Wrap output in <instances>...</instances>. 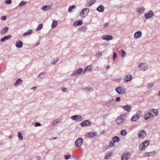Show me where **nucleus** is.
Listing matches in <instances>:
<instances>
[{
    "label": "nucleus",
    "instance_id": "nucleus-41",
    "mask_svg": "<svg viewBox=\"0 0 160 160\" xmlns=\"http://www.w3.org/2000/svg\"><path fill=\"white\" fill-rule=\"evenodd\" d=\"M43 27V24H40L38 25L37 28L36 30L37 31H39Z\"/></svg>",
    "mask_w": 160,
    "mask_h": 160
},
{
    "label": "nucleus",
    "instance_id": "nucleus-58",
    "mask_svg": "<svg viewBox=\"0 0 160 160\" xmlns=\"http://www.w3.org/2000/svg\"><path fill=\"white\" fill-rule=\"evenodd\" d=\"M116 100L117 102H119L121 100V98L120 97H117L116 98Z\"/></svg>",
    "mask_w": 160,
    "mask_h": 160
},
{
    "label": "nucleus",
    "instance_id": "nucleus-57",
    "mask_svg": "<svg viewBox=\"0 0 160 160\" xmlns=\"http://www.w3.org/2000/svg\"><path fill=\"white\" fill-rule=\"evenodd\" d=\"M98 44H96L94 46V48L95 49H97L99 48Z\"/></svg>",
    "mask_w": 160,
    "mask_h": 160
},
{
    "label": "nucleus",
    "instance_id": "nucleus-17",
    "mask_svg": "<svg viewBox=\"0 0 160 160\" xmlns=\"http://www.w3.org/2000/svg\"><path fill=\"white\" fill-rule=\"evenodd\" d=\"M122 108L125 111L129 112L131 110V106L128 104L126 105L123 106Z\"/></svg>",
    "mask_w": 160,
    "mask_h": 160
},
{
    "label": "nucleus",
    "instance_id": "nucleus-46",
    "mask_svg": "<svg viewBox=\"0 0 160 160\" xmlns=\"http://www.w3.org/2000/svg\"><path fill=\"white\" fill-rule=\"evenodd\" d=\"M153 85V84L152 83H149L147 85V88L148 89H149L152 87Z\"/></svg>",
    "mask_w": 160,
    "mask_h": 160
},
{
    "label": "nucleus",
    "instance_id": "nucleus-13",
    "mask_svg": "<svg viewBox=\"0 0 160 160\" xmlns=\"http://www.w3.org/2000/svg\"><path fill=\"white\" fill-rule=\"evenodd\" d=\"M115 104V101L114 99H112L110 100L108 102L106 103V105L108 107H110L111 105L114 106Z\"/></svg>",
    "mask_w": 160,
    "mask_h": 160
},
{
    "label": "nucleus",
    "instance_id": "nucleus-45",
    "mask_svg": "<svg viewBox=\"0 0 160 160\" xmlns=\"http://www.w3.org/2000/svg\"><path fill=\"white\" fill-rule=\"evenodd\" d=\"M64 157L66 159H68L71 158V154H69V155H64Z\"/></svg>",
    "mask_w": 160,
    "mask_h": 160
},
{
    "label": "nucleus",
    "instance_id": "nucleus-52",
    "mask_svg": "<svg viewBox=\"0 0 160 160\" xmlns=\"http://www.w3.org/2000/svg\"><path fill=\"white\" fill-rule=\"evenodd\" d=\"M41 125V124L39 122H36L35 123V127L40 126Z\"/></svg>",
    "mask_w": 160,
    "mask_h": 160
},
{
    "label": "nucleus",
    "instance_id": "nucleus-39",
    "mask_svg": "<svg viewBox=\"0 0 160 160\" xmlns=\"http://www.w3.org/2000/svg\"><path fill=\"white\" fill-rule=\"evenodd\" d=\"M18 137L19 138V139L20 140H22L23 138V137L22 135V133L20 132H18Z\"/></svg>",
    "mask_w": 160,
    "mask_h": 160
},
{
    "label": "nucleus",
    "instance_id": "nucleus-40",
    "mask_svg": "<svg viewBox=\"0 0 160 160\" xmlns=\"http://www.w3.org/2000/svg\"><path fill=\"white\" fill-rule=\"evenodd\" d=\"M27 4V2L25 1H22L19 4V7H22Z\"/></svg>",
    "mask_w": 160,
    "mask_h": 160
},
{
    "label": "nucleus",
    "instance_id": "nucleus-14",
    "mask_svg": "<svg viewBox=\"0 0 160 160\" xmlns=\"http://www.w3.org/2000/svg\"><path fill=\"white\" fill-rule=\"evenodd\" d=\"M89 10L88 8H84L81 10V14L83 15H87L89 12Z\"/></svg>",
    "mask_w": 160,
    "mask_h": 160
},
{
    "label": "nucleus",
    "instance_id": "nucleus-31",
    "mask_svg": "<svg viewBox=\"0 0 160 160\" xmlns=\"http://www.w3.org/2000/svg\"><path fill=\"white\" fill-rule=\"evenodd\" d=\"M46 74V73L43 72H42L39 74L38 78L40 79L43 78Z\"/></svg>",
    "mask_w": 160,
    "mask_h": 160
},
{
    "label": "nucleus",
    "instance_id": "nucleus-63",
    "mask_svg": "<svg viewBox=\"0 0 160 160\" xmlns=\"http://www.w3.org/2000/svg\"><path fill=\"white\" fill-rule=\"evenodd\" d=\"M104 132H105V130H103L101 132V134H104Z\"/></svg>",
    "mask_w": 160,
    "mask_h": 160
},
{
    "label": "nucleus",
    "instance_id": "nucleus-3",
    "mask_svg": "<svg viewBox=\"0 0 160 160\" xmlns=\"http://www.w3.org/2000/svg\"><path fill=\"white\" fill-rule=\"evenodd\" d=\"M131 154L129 152H124L122 154L121 160H128L131 158Z\"/></svg>",
    "mask_w": 160,
    "mask_h": 160
},
{
    "label": "nucleus",
    "instance_id": "nucleus-18",
    "mask_svg": "<svg viewBox=\"0 0 160 160\" xmlns=\"http://www.w3.org/2000/svg\"><path fill=\"white\" fill-rule=\"evenodd\" d=\"M83 23V22L81 20H79L73 23V25L74 27H76L78 25H81Z\"/></svg>",
    "mask_w": 160,
    "mask_h": 160
},
{
    "label": "nucleus",
    "instance_id": "nucleus-37",
    "mask_svg": "<svg viewBox=\"0 0 160 160\" xmlns=\"http://www.w3.org/2000/svg\"><path fill=\"white\" fill-rule=\"evenodd\" d=\"M87 29V27L85 26H82L80 28H79L78 30L80 31H83L85 30H86Z\"/></svg>",
    "mask_w": 160,
    "mask_h": 160
},
{
    "label": "nucleus",
    "instance_id": "nucleus-53",
    "mask_svg": "<svg viewBox=\"0 0 160 160\" xmlns=\"http://www.w3.org/2000/svg\"><path fill=\"white\" fill-rule=\"evenodd\" d=\"M97 57H101L102 55V53L101 52H99L98 53H96Z\"/></svg>",
    "mask_w": 160,
    "mask_h": 160
},
{
    "label": "nucleus",
    "instance_id": "nucleus-59",
    "mask_svg": "<svg viewBox=\"0 0 160 160\" xmlns=\"http://www.w3.org/2000/svg\"><path fill=\"white\" fill-rule=\"evenodd\" d=\"M67 90V88H62V91L63 92H65Z\"/></svg>",
    "mask_w": 160,
    "mask_h": 160
},
{
    "label": "nucleus",
    "instance_id": "nucleus-4",
    "mask_svg": "<svg viewBox=\"0 0 160 160\" xmlns=\"http://www.w3.org/2000/svg\"><path fill=\"white\" fill-rule=\"evenodd\" d=\"M150 143V141L147 140L141 144L139 146V149L141 150H144Z\"/></svg>",
    "mask_w": 160,
    "mask_h": 160
},
{
    "label": "nucleus",
    "instance_id": "nucleus-22",
    "mask_svg": "<svg viewBox=\"0 0 160 160\" xmlns=\"http://www.w3.org/2000/svg\"><path fill=\"white\" fill-rule=\"evenodd\" d=\"M132 79V76L131 75L126 76L124 78V81L126 82L130 81Z\"/></svg>",
    "mask_w": 160,
    "mask_h": 160
},
{
    "label": "nucleus",
    "instance_id": "nucleus-48",
    "mask_svg": "<svg viewBox=\"0 0 160 160\" xmlns=\"http://www.w3.org/2000/svg\"><path fill=\"white\" fill-rule=\"evenodd\" d=\"M126 55V52L123 50H122L121 51V56L122 57H124Z\"/></svg>",
    "mask_w": 160,
    "mask_h": 160
},
{
    "label": "nucleus",
    "instance_id": "nucleus-5",
    "mask_svg": "<svg viewBox=\"0 0 160 160\" xmlns=\"http://www.w3.org/2000/svg\"><path fill=\"white\" fill-rule=\"evenodd\" d=\"M71 119L76 122H81L82 121L83 118L82 116L79 115H75L72 116Z\"/></svg>",
    "mask_w": 160,
    "mask_h": 160
},
{
    "label": "nucleus",
    "instance_id": "nucleus-56",
    "mask_svg": "<svg viewBox=\"0 0 160 160\" xmlns=\"http://www.w3.org/2000/svg\"><path fill=\"white\" fill-rule=\"evenodd\" d=\"M90 4L91 5L95 3L96 2V0H90Z\"/></svg>",
    "mask_w": 160,
    "mask_h": 160
},
{
    "label": "nucleus",
    "instance_id": "nucleus-51",
    "mask_svg": "<svg viewBox=\"0 0 160 160\" xmlns=\"http://www.w3.org/2000/svg\"><path fill=\"white\" fill-rule=\"evenodd\" d=\"M85 5L86 7H89L91 5V4H90V2L89 0H88L87 1L86 3L85 4Z\"/></svg>",
    "mask_w": 160,
    "mask_h": 160
},
{
    "label": "nucleus",
    "instance_id": "nucleus-42",
    "mask_svg": "<svg viewBox=\"0 0 160 160\" xmlns=\"http://www.w3.org/2000/svg\"><path fill=\"white\" fill-rule=\"evenodd\" d=\"M86 90H87L88 91L92 92L93 91V89L92 88L90 87H88L84 88Z\"/></svg>",
    "mask_w": 160,
    "mask_h": 160
},
{
    "label": "nucleus",
    "instance_id": "nucleus-60",
    "mask_svg": "<svg viewBox=\"0 0 160 160\" xmlns=\"http://www.w3.org/2000/svg\"><path fill=\"white\" fill-rule=\"evenodd\" d=\"M36 158L37 160H40L41 158L40 156H38L36 157Z\"/></svg>",
    "mask_w": 160,
    "mask_h": 160
},
{
    "label": "nucleus",
    "instance_id": "nucleus-1",
    "mask_svg": "<svg viewBox=\"0 0 160 160\" xmlns=\"http://www.w3.org/2000/svg\"><path fill=\"white\" fill-rule=\"evenodd\" d=\"M91 65H89L87 66L84 69L83 71L82 68H80L75 70L71 75L72 76H75L76 75H79L81 74L82 72L84 73L87 71H91L92 69Z\"/></svg>",
    "mask_w": 160,
    "mask_h": 160
},
{
    "label": "nucleus",
    "instance_id": "nucleus-47",
    "mask_svg": "<svg viewBox=\"0 0 160 160\" xmlns=\"http://www.w3.org/2000/svg\"><path fill=\"white\" fill-rule=\"evenodd\" d=\"M58 58H55L51 62V63L52 64H54L58 61Z\"/></svg>",
    "mask_w": 160,
    "mask_h": 160
},
{
    "label": "nucleus",
    "instance_id": "nucleus-21",
    "mask_svg": "<svg viewBox=\"0 0 160 160\" xmlns=\"http://www.w3.org/2000/svg\"><path fill=\"white\" fill-rule=\"evenodd\" d=\"M145 10V8H144L142 7L137 8V12L140 14H141L144 12Z\"/></svg>",
    "mask_w": 160,
    "mask_h": 160
},
{
    "label": "nucleus",
    "instance_id": "nucleus-35",
    "mask_svg": "<svg viewBox=\"0 0 160 160\" xmlns=\"http://www.w3.org/2000/svg\"><path fill=\"white\" fill-rule=\"evenodd\" d=\"M76 8V6L75 5H72L70 6L68 9V12H72L73 9H75Z\"/></svg>",
    "mask_w": 160,
    "mask_h": 160
},
{
    "label": "nucleus",
    "instance_id": "nucleus-10",
    "mask_svg": "<svg viewBox=\"0 0 160 160\" xmlns=\"http://www.w3.org/2000/svg\"><path fill=\"white\" fill-rule=\"evenodd\" d=\"M154 15V13L152 10L149 11L148 12H146L144 14V16L146 19H147L152 18Z\"/></svg>",
    "mask_w": 160,
    "mask_h": 160
},
{
    "label": "nucleus",
    "instance_id": "nucleus-61",
    "mask_svg": "<svg viewBox=\"0 0 160 160\" xmlns=\"http://www.w3.org/2000/svg\"><path fill=\"white\" fill-rule=\"evenodd\" d=\"M108 23H105L104 25H103V27L104 28H106L107 27V26H108Z\"/></svg>",
    "mask_w": 160,
    "mask_h": 160
},
{
    "label": "nucleus",
    "instance_id": "nucleus-7",
    "mask_svg": "<svg viewBox=\"0 0 160 160\" xmlns=\"http://www.w3.org/2000/svg\"><path fill=\"white\" fill-rule=\"evenodd\" d=\"M91 122L90 120H87L83 121L80 124L81 126L83 127L88 126L91 124Z\"/></svg>",
    "mask_w": 160,
    "mask_h": 160
},
{
    "label": "nucleus",
    "instance_id": "nucleus-15",
    "mask_svg": "<svg viewBox=\"0 0 160 160\" xmlns=\"http://www.w3.org/2000/svg\"><path fill=\"white\" fill-rule=\"evenodd\" d=\"M153 115L151 112H148L146 115H144V118L146 120L148 119L152 118L153 117Z\"/></svg>",
    "mask_w": 160,
    "mask_h": 160
},
{
    "label": "nucleus",
    "instance_id": "nucleus-49",
    "mask_svg": "<svg viewBox=\"0 0 160 160\" xmlns=\"http://www.w3.org/2000/svg\"><path fill=\"white\" fill-rule=\"evenodd\" d=\"M137 115H138L139 116V117H140V116H141L142 115V112L141 111H138L136 113Z\"/></svg>",
    "mask_w": 160,
    "mask_h": 160
},
{
    "label": "nucleus",
    "instance_id": "nucleus-9",
    "mask_svg": "<svg viewBox=\"0 0 160 160\" xmlns=\"http://www.w3.org/2000/svg\"><path fill=\"white\" fill-rule=\"evenodd\" d=\"M147 134L146 132L144 130H141L139 131V133L138 135V137L141 138H143L146 136Z\"/></svg>",
    "mask_w": 160,
    "mask_h": 160
},
{
    "label": "nucleus",
    "instance_id": "nucleus-54",
    "mask_svg": "<svg viewBox=\"0 0 160 160\" xmlns=\"http://www.w3.org/2000/svg\"><path fill=\"white\" fill-rule=\"evenodd\" d=\"M7 17L5 16H3L1 17V20H5L6 19Z\"/></svg>",
    "mask_w": 160,
    "mask_h": 160
},
{
    "label": "nucleus",
    "instance_id": "nucleus-8",
    "mask_svg": "<svg viewBox=\"0 0 160 160\" xmlns=\"http://www.w3.org/2000/svg\"><path fill=\"white\" fill-rule=\"evenodd\" d=\"M115 90L118 94L124 93L126 92L125 89L122 87H117Z\"/></svg>",
    "mask_w": 160,
    "mask_h": 160
},
{
    "label": "nucleus",
    "instance_id": "nucleus-24",
    "mask_svg": "<svg viewBox=\"0 0 160 160\" xmlns=\"http://www.w3.org/2000/svg\"><path fill=\"white\" fill-rule=\"evenodd\" d=\"M104 9V7L102 5H99L97 8V10L99 12H103Z\"/></svg>",
    "mask_w": 160,
    "mask_h": 160
},
{
    "label": "nucleus",
    "instance_id": "nucleus-36",
    "mask_svg": "<svg viewBox=\"0 0 160 160\" xmlns=\"http://www.w3.org/2000/svg\"><path fill=\"white\" fill-rule=\"evenodd\" d=\"M8 27L3 28L1 31V34H3L6 32L8 30Z\"/></svg>",
    "mask_w": 160,
    "mask_h": 160
},
{
    "label": "nucleus",
    "instance_id": "nucleus-26",
    "mask_svg": "<svg viewBox=\"0 0 160 160\" xmlns=\"http://www.w3.org/2000/svg\"><path fill=\"white\" fill-rule=\"evenodd\" d=\"M22 80L21 79H18L16 81L14 84L15 87H17L19 85L21 84Z\"/></svg>",
    "mask_w": 160,
    "mask_h": 160
},
{
    "label": "nucleus",
    "instance_id": "nucleus-27",
    "mask_svg": "<svg viewBox=\"0 0 160 160\" xmlns=\"http://www.w3.org/2000/svg\"><path fill=\"white\" fill-rule=\"evenodd\" d=\"M156 153L155 151H153L152 152H146L145 153V157H149L152 156L154 155Z\"/></svg>",
    "mask_w": 160,
    "mask_h": 160
},
{
    "label": "nucleus",
    "instance_id": "nucleus-43",
    "mask_svg": "<svg viewBox=\"0 0 160 160\" xmlns=\"http://www.w3.org/2000/svg\"><path fill=\"white\" fill-rule=\"evenodd\" d=\"M115 146L114 143L113 141H111L108 143V146L110 147H112Z\"/></svg>",
    "mask_w": 160,
    "mask_h": 160
},
{
    "label": "nucleus",
    "instance_id": "nucleus-12",
    "mask_svg": "<svg viewBox=\"0 0 160 160\" xmlns=\"http://www.w3.org/2000/svg\"><path fill=\"white\" fill-rule=\"evenodd\" d=\"M113 39L112 36L111 35H106L102 36V40H105L107 41L111 40Z\"/></svg>",
    "mask_w": 160,
    "mask_h": 160
},
{
    "label": "nucleus",
    "instance_id": "nucleus-32",
    "mask_svg": "<svg viewBox=\"0 0 160 160\" xmlns=\"http://www.w3.org/2000/svg\"><path fill=\"white\" fill-rule=\"evenodd\" d=\"M58 119H56L52 121V126L53 127H56L57 125L59 123L58 122Z\"/></svg>",
    "mask_w": 160,
    "mask_h": 160
},
{
    "label": "nucleus",
    "instance_id": "nucleus-30",
    "mask_svg": "<svg viewBox=\"0 0 160 160\" xmlns=\"http://www.w3.org/2000/svg\"><path fill=\"white\" fill-rule=\"evenodd\" d=\"M112 139L113 142H118L120 141L119 138L118 136H114L112 138Z\"/></svg>",
    "mask_w": 160,
    "mask_h": 160
},
{
    "label": "nucleus",
    "instance_id": "nucleus-23",
    "mask_svg": "<svg viewBox=\"0 0 160 160\" xmlns=\"http://www.w3.org/2000/svg\"><path fill=\"white\" fill-rule=\"evenodd\" d=\"M52 7L50 5H46L43 6L42 9L44 11H47L51 9Z\"/></svg>",
    "mask_w": 160,
    "mask_h": 160
},
{
    "label": "nucleus",
    "instance_id": "nucleus-55",
    "mask_svg": "<svg viewBox=\"0 0 160 160\" xmlns=\"http://www.w3.org/2000/svg\"><path fill=\"white\" fill-rule=\"evenodd\" d=\"M117 57V53L115 52H114L113 58L114 61H115V58Z\"/></svg>",
    "mask_w": 160,
    "mask_h": 160
},
{
    "label": "nucleus",
    "instance_id": "nucleus-33",
    "mask_svg": "<svg viewBox=\"0 0 160 160\" xmlns=\"http://www.w3.org/2000/svg\"><path fill=\"white\" fill-rule=\"evenodd\" d=\"M58 22L57 20H54L52 23V28H55L58 25Z\"/></svg>",
    "mask_w": 160,
    "mask_h": 160
},
{
    "label": "nucleus",
    "instance_id": "nucleus-29",
    "mask_svg": "<svg viewBox=\"0 0 160 160\" xmlns=\"http://www.w3.org/2000/svg\"><path fill=\"white\" fill-rule=\"evenodd\" d=\"M88 137L90 138H93L94 136H96L97 133L96 132H90L88 133Z\"/></svg>",
    "mask_w": 160,
    "mask_h": 160
},
{
    "label": "nucleus",
    "instance_id": "nucleus-6",
    "mask_svg": "<svg viewBox=\"0 0 160 160\" xmlns=\"http://www.w3.org/2000/svg\"><path fill=\"white\" fill-rule=\"evenodd\" d=\"M83 142V139L81 137H79L75 141V145L78 147H80L81 146Z\"/></svg>",
    "mask_w": 160,
    "mask_h": 160
},
{
    "label": "nucleus",
    "instance_id": "nucleus-62",
    "mask_svg": "<svg viewBox=\"0 0 160 160\" xmlns=\"http://www.w3.org/2000/svg\"><path fill=\"white\" fill-rule=\"evenodd\" d=\"M109 146H108V145H105L104 146V148H105V149H107L109 148Z\"/></svg>",
    "mask_w": 160,
    "mask_h": 160
},
{
    "label": "nucleus",
    "instance_id": "nucleus-44",
    "mask_svg": "<svg viewBox=\"0 0 160 160\" xmlns=\"http://www.w3.org/2000/svg\"><path fill=\"white\" fill-rule=\"evenodd\" d=\"M157 109H152V112L155 114V116H157L158 115V112L157 111Z\"/></svg>",
    "mask_w": 160,
    "mask_h": 160
},
{
    "label": "nucleus",
    "instance_id": "nucleus-11",
    "mask_svg": "<svg viewBox=\"0 0 160 160\" xmlns=\"http://www.w3.org/2000/svg\"><path fill=\"white\" fill-rule=\"evenodd\" d=\"M139 67L141 70L145 71L148 68L147 64L145 63H141L139 64Z\"/></svg>",
    "mask_w": 160,
    "mask_h": 160
},
{
    "label": "nucleus",
    "instance_id": "nucleus-38",
    "mask_svg": "<svg viewBox=\"0 0 160 160\" xmlns=\"http://www.w3.org/2000/svg\"><path fill=\"white\" fill-rule=\"evenodd\" d=\"M127 134V132L125 130H122L120 132V134L122 136H125Z\"/></svg>",
    "mask_w": 160,
    "mask_h": 160
},
{
    "label": "nucleus",
    "instance_id": "nucleus-25",
    "mask_svg": "<svg viewBox=\"0 0 160 160\" xmlns=\"http://www.w3.org/2000/svg\"><path fill=\"white\" fill-rule=\"evenodd\" d=\"M140 118L138 115L136 114L134 115L131 118V120L133 121H135L137 120Z\"/></svg>",
    "mask_w": 160,
    "mask_h": 160
},
{
    "label": "nucleus",
    "instance_id": "nucleus-34",
    "mask_svg": "<svg viewBox=\"0 0 160 160\" xmlns=\"http://www.w3.org/2000/svg\"><path fill=\"white\" fill-rule=\"evenodd\" d=\"M112 152H111L109 153H108L106 154V155L104 157V159H107L109 158L110 157L112 156Z\"/></svg>",
    "mask_w": 160,
    "mask_h": 160
},
{
    "label": "nucleus",
    "instance_id": "nucleus-16",
    "mask_svg": "<svg viewBox=\"0 0 160 160\" xmlns=\"http://www.w3.org/2000/svg\"><path fill=\"white\" fill-rule=\"evenodd\" d=\"M142 34L140 31L136 32L134 34V37L136 38H138L142 37Z\"/></svg>",
    "mask_w": 160,
    "mask_h": 160
},
{
    "label": "nucleus",
    "instance_id": "nucleus-28",
    "mask_svg": "<svg viewBox=\"0 0 160 160\" xmlns=\"http://www.w3.org/2000/svg\"><path fill=\"white\" fill-rule=\"evenodd\" d=\"M32 32V30L31 29H29L28 30L27 32H25L23 34V36L24 37H26L27 35H30Z\"/></svg>",
    "mask_w": 160,
    "mask_h": 160
},
{
    "label": "nucleus",
    "instance_id": "nucleus-50",
    "mask_svg": "<svg viewBox=\"0 0 160 160\" xmlns=\"http://www.w3.org/2000/svg\"><path fill=\"white\" fill-rule=\"evenodd\" d=\"M12 2L11 0H5V3L7 4H10Z\"/></svg>",
    "mask_w": 160,
    "mask_h": 160
},
{
    "label": "nucleus",
    "instance_id": "nucleus-64",
    "mask_svg": "<svg viewBox=\"0 0 160 160\" xmlns=\"http://www.w3.org/2000/svg\"><path fill=\"white\" fill-rule=\"evenodd\" d=\"M39 44H40L39 42H38L37 43H36L35 44V46L36 47V46H38V45H39Z\"/></svg>",
    "mask_w": 160,
    "mask_h": 160
},
{
    "label": "nucleus",
    "instance_id": "nucleus-2",
    "mask_svg": "<svg viewBox=\"0 0 160 160\" xmlns=\"http://www.w3.org/2000/svg\"><path fill=\"white\" fill-rule=\"evenodd\" d=\"M127 117L124 114L118 117L116 119V121L118 125H121L124 122L126 119Z\"/></svg>",
    "mask_w": 160,
    "mask_h": 160
},
{
    "label": "nucleus",
    "instance_id": "nucleus-20",
    "mask_svg": "<svg viewBox=\"0 0 160 160\" xmlns=\"http://www.w3.org/2000/svg\"><path fill=\"white\" fill-rule=\"evenodd\" d=\"M16 46L17 48H21L23 46V43L21 41H18L16 42Z\"/></svg>",
    "mask_w": 160,
    "mask_h": 160
},
{
    "label": "nucleus",
    "instance_id": "nucleus-19",
    "mask_svg": "<svg viewBox=\"0 0 160 160\" xmlns=\"http://www.w3.org/2000/svg\"><path fill=\"white\" fill-rule=\"evenodd\" d=\"M12 37V36L11 35H8V36H5L1 39L0 40L1 42H4L6 40L9 39Z\"/></svg>",
    "mask_w": 160,
    "mask_h": 160
}]
</instances>
